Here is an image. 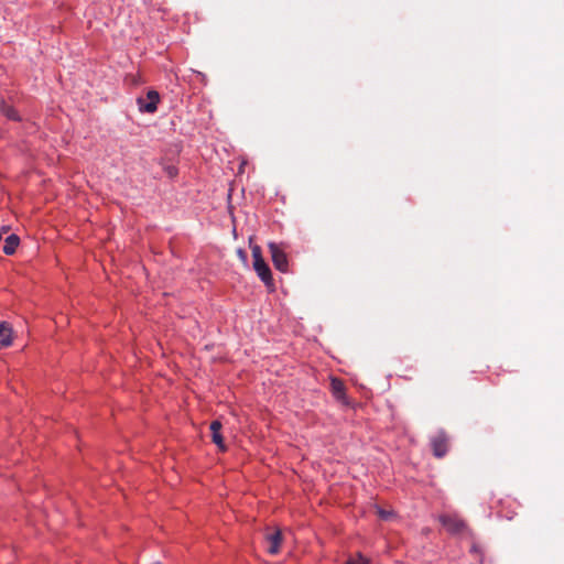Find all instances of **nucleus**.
<instances>
[{"mask_svg": "<svg viewBox=\"0 0 564 564\" xmlns=\"http://www.w3.org/2000/svg\"><path fill=\"white\" fill-rule=\"evenodd\" d=\"M160 95L156 90H149L147 97H139L137 99L140 111L153 113L158 109Z\"/></svg>", "mask_w": 564, "mask_h": 564, "instance_id": "obj_2", "label": "nucleus"}, {"mask_svg": "<svg viewBox=\"0 0 564 564\" xmlns=\"http://www.w3.org/2000/svg\"><path fill=\"white\" fill-rule=\"evenodd\" d=\"M1 112H2L7 118H9V119H11V120H15V121L20 120V117H19V115H18L17 110H15L12 106H10V105H8V104H2V105H1Z\"/></svg>", "mask_w": 564, "mask_h": 564, "instance_id": "obj_11", "label": "nucleus"}, {"mask_svg": "<svg viewBox=\"0 0 564 564\" xmlns=\"http://www.w3.org/2000/svg\"><path fill=\"white\" fill-rule=\"evenodd\" d=\"M210 432H212V441L218 446L221 452L227 449L224 437L220 433L221 423L218 420H215L210 423Z\"/></svg>", "mask_w": 564, "mask_h": 564, "instance_id": "obj_7", "label": "nucleus"}, {"mask_svg": "<svg viewBox=\"0 0 564 564\" xmlns=\"http://www.w3.org/2000/svg\"><path fill=\"white\" fill-rule=\"evenodd\" d=\"M330 390L333 395L340 402L347 404L345 384L338 378H332L330 380Z\"/></svg>", "mask_w": 564, "mask_h": 564, "instance_id": "obj_8", "label": "nucleus"}, {"mask_svg": "<svg viewBox=\"0 0 564 564\" xmlns=\"http://www.w3.org/2000/svg\"><path fill=\"white\" fill-rule=\"evenodd\" d=\"M433 454L437 458H442L448 451V437L444 432L437 433L431 440Z\"/></svg>", "mask_w": 564, "mask_h": 564, "instance_id": "obj_5", "label": "nucleus"}, {"mask_svg": "<svg viewBox=\"0 0 564 564\" xmlns=\"http://www.w3.org/2000/svg\"><path fill=\"white\" fill-rule=\"evenodd\" d=\"M347 564H368V561L361 556L360 554H358L357 556L355 557H350L348 561H347Z\"/></svg>", "mask_w": 564, "mask_h": 564, "instance_id": "obj_13", "label": "nucleus"}, {"mask_svg": "<svg viewBox=\"0 0 564 564\" xmlns=\"http://www.w3.org/2000/svg\"><path fill=\"white\" fill-rule=\"evenodd\" d=\"M253 269L257 272L261 281L270 289H273V279L269 265L264 260L253 261Z\"/></svg>", "mask_w": 564, "mask_h": 564, "instance_id": "obj_6", "label": "nucleus"}, {"mask_svg": "<svg viewBox=\"0 0 564 564\" xmlns=\"http://www.w3.org/2000/svg\"><path fill=\"white\" fill-rule=\"evenodd\" d=\"M378 514H379V517H380L381 519H383V520H388V519L390 518V516H391V512L386 511V510H382V509H379V510H378Z\"/></svg>", "mask_w": 564, "mask_h": 564, "instance_id": "obj_14", "label": "nucleus"}, {"mask_svg": "<svg viewBox=\"0 0 564 564\" xmlns=\"http://www.w3.org/2000/svg\"><path fill=\"white\" fill-rule=\"evenodd\" d=\"M20 243V238L12 234L9 235L4 240L3 252L8 256L13 254Z\"/></svg>", "mask_w": 564, "mask_h": 564, "instance_id": "obj_10", "label": "nucleus"}, {"mask_svg": "<svg viewBox=\"0 0 564 564\" xmlns=\"http://www.w3.org/2000/svg\"><path fill=\"white\" fill-rule=\"evenodd\" d=\"M238 256L241 260L246 261L247 259V256H246V252L242 250V249H239L238 250Z\"/></svg>", "mask_w": 564, "mask_h": 564, "instance_id": "obj_15", "label": "nucleus"}, {"mask_svg": "<svg viewBox=\"0 0 564 564\" xmlns=\"http://www.w3.org/2000/svg\"><path fill=\"white\" fill-rule=\"evenodd\" d=\"M12 344V328L9 323L0 322V348H7Z\"/></svg>", "mask_w": 564, "mask_h": 564, "instance_id": "obj_9", "label": "nucleus"}, {"mask_svg": "<svg viewBox=\"0 0 564 564\" xmlns=\"http://www.w3.org/2000/svg\"><path fill=\"white\" fill-rule=\"evenodd\" d=\"M251 251H252L253 261L264 260L262 257V250L258 245L251 247Z\"/></svg>", "mask_w": 564, "mask_h": 564, "instance_id": "obj_12", "label": "nucleus"}, {"mask_svg": "<svg viewBox=\"0 0 564 564\" xmlns=\"http://www.w3.org/2000/svg\"><path fill=\"white\" fill-rule=\"evenodd\" d=\"M272 262L276 270L286 272L289 268L288 257L285 252L275 243H269Z\"/></svg>", "mask_w": 564, "mask_h": 564, "instance_id": "obj_3", "label": "nucleus"}, {"mask_svg": "<svg viewBox=\"0 0 564 564\" xmlns=\"http://www.w3.org/2000/svg\"><path fill=\"white\" fill-rule=\"evenodd\" d=\"M265 542L268 544V552L272 555H275L280 552V546L282 543V532L279 529H267L264 534Z\"/></svg>", "mask_w": 564, "mask_h": 564, "instance_id": "obj_4", "label": "nucleus"}, {"mask_svg": "<svg viewBox=\"0 0 564 564\" xmlns=\"http://www.w3.org/2000/svg\"><path fill=\"white\" fill-rule=\"evenodd\" d=\"M442 525L452 534H463L468 528L463 519L457 514H442L440 516Z\"/></svg>", "mask_w": 564, "mask_h": 564, "instance_id": "obj_1", "label": "nucleus"}, {"mask_svg": "<svg viewBox=\"0 0 564 564\" xmlns=\"http://www.w3.org/2000/svg\"><path fill=\"white\" fill-rule=\"evenodd\" d=\"M8 230H9V227H7V226H4V227L2 228V231H0V241L2 240V234H3V232H7Z\"/></svg>", "mask_w": 564, "mask_h": 564, "instance_id": "obj_16", "label": "nucleus"}]
</instances>
